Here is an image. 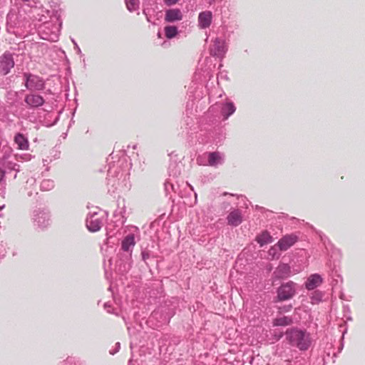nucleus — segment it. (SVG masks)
Instances as JSON below:
<instances>
[{"label":"nucleus","mask_w":365,"mask_h":365,"mask_svg":"<svg viewBox=\"0 0 365 365\" xmlns=\"http://www.w3.org/2000/svg\"><path fill=\"white\" fill-rule=\"evenodd\" d=\"M294 294V283L289 282L279 287L277 290V298L279 301H284L292 298Z\"/></svg>","instance_id":"2"},{"label":"nucleus","mask_w":365,"mask_h":365,"mask_svg":"<svg viewBox=\"0 0 365 365\" xmlns=\"http://www.w3.org/2000/svg\"><path fill=\"white\" fill-rule=\"evenodd\" d=\"M227 220L230 225L236 227L242 221V214L237 210H233L227 215Z\"/></svg>","instance_id":"9"},{"label":"nucleus","mask_w":365,"mask_h":365,"mask_svg":"<svg viewBox=\"0 0 365 365\" xmlns=\"http://www.w3.org/2000/svg\"><path fill=\"white\" fill-rule=\"evenodd\" d=\"M235 106L232 103H227L222 108V113L225 116V118H227L235 113Z\"/></svg>","instance_id":"16"},{"label":"nucleus","mask_w":365,"mask_h":365,"mask_svg":"<svg viewBox=\"0 0 365 365\" xmlns=\"http://www.w3.org/2000/svg\"><path fill=\"white\" fill-rule=\"evenodd\" d=\"M102 226L101 219L97 214L91 215L86 220V227L91 232H97L100 230Z\"/></svg>","instance_id":"6"},{"label":"nucleus","mask_w":365,"mask_h":365,"mask_svg":"<svg viewBox=\"0 0 365 365\" xmlns=\"http://www.w3.org/2000/svg\"><path fill=\"white\" fill-rule=\"evenodd\" d=\"M297 240V236L294 235H287L278 241L277 245L279 250L286 251L291 247Z\"/></svg>","instance_id":"5"},{"label":"nucleus","mask_w":365,"mask_h":365,"mask_svg":"<svg viewBox=\"0 0 365 365\" xmlns=\"http://www.w3.org/2000/svg\"><path fill=\"white\" fill-rule=\"evenodd\" d=\"M212 21V12L205 11L200 13L198 16V24L201 29H205L210 26Z\"/></svg>","instance_id":"7"},{"label":"nucleus","mask_w":365,"mask_h":365,"mask_svg":"<svg viewBox=\"0 0 365 365\" xmlns=\"http://www.w3.org/2000/svg\"><path fill=\"white\" fill-rule=\"evenodd\" d=\"M135 245L134 235H127L122 242V250L128 252L130 248Z\"/></svg>","instance_id":"15"},{"label":"nucleus","mask_w":365,"mask_h":365,"mask_svg":"<svg viewBox=\"0 0 365 365\" xmlns=\"http://www.w3.org/2000/svg\"><path fill=\"white\" fill-rule=\"evenodd\" d=\"M167 5H173L178 2V0H164Z\"/></svg>","instance_id":"22"},{"label":"nucleus","mask_w":365,"mask_h":365,"mask_svg":"<svg viewBox=\"0 0 365 365\" xmlns=\"http://www.w3.org/2000/svg\"><path fill=\"white\" fill-rule=\"evenodd\" d=\"M177 28L173 26H168L165 28V34L167 38H172L177 34Z\"/></svg>","instance_id":"19"},{"label":"nucleus","mask_w":365,"mask_h":365,"mask_svg":"<svg viewBox=\"0 0 365 365\" xmlns=\"http://www.w3.org/2000/svg\"><path fill=\"white\" fill-rule=\"evenodd\" d=\"M142 255H143V259L144 260H145L146 259H148V253L143 252V253H142Z\"/></svg>","instance_id":"25"},{"label":"nucleus","mask_w":365,"mask_h":365,"mask_svg":"<svg viewBox=\"0 0 365 365\" xmlns=\"http://www.w3.org/2000/svg\"><path fill=\"white\" fill-rule=\"evenodd\" d=\"M292 320L291 318L288 317H283L278 319H276L274 322V324L275 326H287L291 324Z\"/></svg>","instance_id":"18"},{"label":"nucleus","mask_w":365,"mask_h":365,"mask_svg":"<svg viewBox=\"0 0 365 365\" xmlns=\"http://www.w3.org/2000/svg\"><path fill=\"white\" fill-rule=\"evenodd\" d=\"M126 5L129 11H134L138 6V0H127Z\"/></svg>","instance_id":"20"},{"label":"nucleus","mask_w":365,"mask_h":365,"mask_svg":"<svg viewBox=\"0 0 365 365\" xmlns=\"http://www.w3.org/2000/svg\"><path fill=\"white\" fill-rule=\"evenodd\" d=\"M256 241L262 247L266 244L272 242V237L268 232L264 231L260 235L256 237Z\"/></svg>","instance_id":"14"},{"label":"nucleus","mask_w":365,"mask_h":365,"mask_svg":"<svg viewBox=\"0 0 365 365\" xmlns=\"http://www.w3.org/2000/svg\"><path fill=\"white\" fill-rule=\"evenodd\" d=\"M14 66V61L10 53H4L0 60V73L6 75L9 73L11 68Z\"/></svg>","instance_id":"4"},{"label":"nucleus","mask_w":365,"mask_h":365,"mask_svg":"<svg viewBox=\"0 0 365 365\" xmlns=\"http://www.w3.org/2000/svg\"><path fill=\"white\" fill-rule=\"evenodd\" d=\"M14 142L17 144L18 149L24 150L29 149V143L28 139L23 134H16L14 137Z\"/></svg>","instance_id":"13"},{"label":"nucleus","mask_w":365,"mask_h":365,"mask_svg":"<svg viewBox=\"0 0 365 365\" xmlns=\"http://www.w3.org/2000/svg\"><path fill=\"white\" fill-rule=\"evenodd\" d=\"M322 283V278L318 274H312L307 280L305 287L309 290H312Z\"/></svg>","instance_id":"8"},{"label":"nucleus","mask_w":365,"mask_h":365,"mask_svg":"<svg viewBox=\"0 0 365 365\" xmlns=\"http://www.w3.org/2000/svg\"><path fill=\"white\" fill-rule=\"evenodd\" d=\"M26 103L33 107H38L44 103L43 98L39 95H28L25 98Z\"/></svg>","instance_id":"12"},{"label":"nucleus","mask_w":365,"mask_h":365,"mask_svg":"<svg viewBox=\"0 0 365 365\" xmlns=\"http://www.w3.org/2000/svg\"><path fill=\"white\" fill-rule=\"evenodd\" d=\"M290 267L287 264H281L274 272V277L277 279H283L289 277Z\"/></svg>","instance_id":"10"},{"label":"nucleus","mask_w":365,"mask_h":365,"mask_svg":"<svg viewBox=\"0 0 365 365\" xmlns=\"http://www.w3.org/2000/svg\"><path fill=\"white\" fill-rule=\"evenodd\" d=\"M16 166H17V165L16 163H13L9 162L8 163L7 168H9V169H11V170H16Z\"/></svg>","instance_id":"23"},{"label":"nucleus","mask_w":365,"mask_h":365,"mask_svg":"<svg viewBox=\"0 0 365 365\" xmlns=\"http://www.w3.org/2000/svg\"><path fill=\"white\" fill-rule=\"evenodd\" d=\"M277 244L272 246L268 251L269 256H271L272 258L279 257V254L277 252Z\"/></svg>","instance_id":"21"},{"label":"nucleus","mask_w":365,"mask_h":365,"mask_svg":"<svg viewBox=\"0 0 365 365\" xmlns=\"http://www.w3.org/2000/svg\"><path fill=\"white\" fill-rule=\"evenodd\" d=\"M182 19V15L179 9H169L166 11L165 19L168 22H173L175 21H180Z\"/></svg>","instance_id":"11"},{"label":"nucleus","mask_w":365,"mask_h":365,"mask_svg":"<svg viewBox=\"0 0 365 365\" xmlns=\"http://www.w3.org/2000/svg\"><path fill=\"white\" fill-rule=\"evenodd\" d=\"M4 176V171L0 168V182Z\"/></svg>","instance_id":"24"},{"label":"nucleus","mask_w":365,"mask_h":365,"mask_svg":"<svg viewBox=\"0 0 365 365\" xmlns=\"http://www.w3.org/2000/svg\"><path fill=\"white\" fill-rule=\"evenodd\" d=\"M285 336L291 346H295L301 351L307 350L312 344L311 335L305 330L296 328L289 329L285 332Z\"/></svg>","instance_id":"1"},{"label":"nucleus","mask_w":365,"mask_h":365,"mask_svg":"<svg viewBox=\"0 0 365 365\" xmlns=\"http://www.w3.org/2000/svg\"><path fill=\"white\" fill-rule=\"evenodd\" d=\"M26 87L29 90H41L43 88L44 83L43 80L38 76L25 73Z\"/></svg>","instance_id":"3"},{"label":"nucleus","mask_w":365,"mask_h":365,"mask_svg":"<svg viewBox=\"0 0 365 365\" xmlns=\"http://www.w3.org/2000/svg\"><path fill=\"white\" fill-rule=\"evenodd\" d=\"M221 157L218 153H210L209 154L208 163L210 166H215L220 161Z\"/></svg>","instance_id":"17"}]
</instances>
